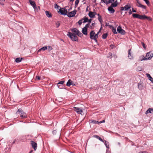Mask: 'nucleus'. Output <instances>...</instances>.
Returning <instances> with one entry per match:
<instances>
[{
  "label": "nucleus",
  "mask_w": 153,
  "mask_h": 153,
  "mask_svg": "<svg viewBox=\"0 0 153 153\" xmlns=\"http://www.w3.org/2000/svg\"><path fill=\"white\" fill-rule=\"evenodd\" d=\"M132 16L134 18H137L142 20L147 19L149 21H151L152 20L151 18L150 17L146 16L145 15H140L136 13H133L132 14Z\"/></svg>",
  "instance_id": "f257e3e1"
},
{
  "label": "nucleus",
  "mask_w": 153,
  "mask_h": 153,
  "mask_svg": "<svg viewBox=\"0 0 153 153\" xmlns=\"http://www.w3.org/2000/svg\"><path fill=\"white\" fill-rule=\"evenodd\" d=\"M20 114V117L22 119L25 118L27 117V114L23 111L21 108H19L18 109L16 114Z\"/></svg>",
  "instance_id": "f03ea898"
},
{
  "label": "nucleus",
  "mask_w": 153,
  "mask_h": 153,
  "mask_svg": "<svg viewBox=\"0 0 153 153\" xmlns=\"http://www.w3.org/2000/svg\"><path fill=\"white\" fill-rule=\"evenodd\" d=\"M67 36H68L73 41H78L77 37L74 33L69 32L67 34Z\"/></svg>",
  "instance_id": "7ed1b4c3"
},
{
  "label": "nucleus",
  "mask_w": 153,
  "mask_h": 153,
  "mask_svg": "<svg viewBox=\"0 0 153 153\" xmlns=\"http://www.w3.org/2000/svg\"><path fill=\"white\" fill-rule=\"evenodd\" d=\"M90 37L91 39L94 40L96 42H97V35H95V33L94 31L92 30L90 32Z\"/></svg>",
  "instance_id": "20e7f679"
},
{
  "label": "nucleus",
  "mask_w": 153,
  "mask_h": 153,
  "mask_svg": "<svg viewBox=\"0 0 153 153\" xmlns=\"http://www.w3.org/2000/svg\"><path fill=\"white\" fill-rule=\"evenodd\" d=\"M117 31L119 33L122 35H124L126 33V32L124 30L122 29L121 26H119L117 28Z\"/></svg>",
  "instance_id": "39448f33"
},
{
  "label": "nucleus",
  "mask_w": 153,
  "mask_h": 153,
  "mask_svg": "<svg viewBox=\"0 0 153 153\" xmlns=\"http://www.w3.org/2000/svg\"><path fill=\"white\" fill-rule=\"evenodd\" d=\"M76 12V10H74L73 11L68 13L67 15L68 17H71L75 16Z\"/></svg>",
  "instance_id": "423d86ee"
},
{
  "label": "nucleus",
  "mask_w": 153,
  "mask_h": 153,
  "mask_svg": "<svg viewBox=\"0 0 153 153\" xmlns=\"http://www.w3.org/2000/svg\"><path fill=\"white\" fill-rule=\"evenodd\" d=\"M153 57V53L151 52H149L146 53V60H150Z\"/></svg>",
  "instance_id": "0eeeda50"
},
{
  "label": "nucleus",
  "mask_w": 153,
  "mask_h": 153,
  "mask_svg": "<svg viewBox=\"0 0 153 153\" xmlns=\"http://www.w3.org/2000/svg\"><path fill=\"white\" fill-rule=\"evenodd\" d=\"M30 4L33 6V8L35 10H37V8L35 1L31 0H29Z\"/></svg>",
  "instance_id": "6e6552de"
},
{
  "label": "nucleus",
  "mask_w": 153,
  "mask_h": 153,
  "mask_svg": "<svg viewBox=\"0 0 153 153\" xmlns=\"http://www.w3.org/2000/svg\"><path fill=\"white\" fill-rule=\"evenodd\" d=\"M131 8V5L130 4H127L125 5L124 7H122L121 8V10H127Z\"/></svg>",
  "instance_id": "1a4fd4ad"
},
{
  "label": "nucleus",
  "mask_w": 153,
  "mask_h": 153,
  "mask_svg": "<svg viewBox=\"0 0 153 153\" xmlns=\"http://www.w3.org/2000/svg\"><path fill=\"white\" fill-rule=\"evenodd\" d=\"M137 1V4H136V5L138 7L142 8L143 9H146V6L143 5L142 4H141L140 2L139 1V0H136Z\"/></svg>",
  "instance_id": "9d476101"
},
{
  "label": "nucleus",
  "mask_w": 153,
  "mask_h": 153,
  "mask_svg": "<svg viewBox=\"0 0 153 153\" xmlns=\"http://www.w3.org/2000/svg\"><path fill=\"white\" fill-rule=\"evenodd\" d=\"M59 12L62 15H66L67 14V13L68 12L67 10L64 8H62L60 9L59 10Z\"/></svg>",
  "instance_id": "9b49d317"
},
{
  "label": "nucleus",
  "mask_w": 153,
  "mask_h": 153,
  "mask_svg": "<svg viewBox=\"0 0 153 153\" xmlns=\"http://www.w3.org/2000/svg\"><path fill=\"white\" fill-rule=\"evenodd\" d=\"M75 108V111L79 114H82L81 113L82 112V110L81 108H77L74 107Z\"/></svg>",
  "instance_id": "f8f14e48"
},
{
  "label": "nucleus",
  "mask_w": 153,
  "mask_h": 153,
  "mask_svg": "<svg viewBox=\"0 0 153 153\" xmlns=\"http://www.w3.org/2000/svg\"><path fill=\"white\" fill-rule=\"evenodd\" d=\"M31 145L32 147L33 148L34 150H36L37 147V143L33 141H31Z\"/></svg>",
  "instance_id": "ddd939ff"
},
{
  "label": "nucleus",
  "mask_w": 153,
  "mask_h": 153,
  "mask_svg": "<svg viewBox=\"0 0 153 153\" xmlns=\"http://www.w3.org/2000/svg\"><path fill=\"white\" fill-rule=\"evenodd\" d=\"M111 6L108 7V10L110 13H113L115 12V10Z\"/></svg>",
  "instance_id": "4468645a"
},
{
  "label": "nucleus",
  "mask_w": 153,
  "mask_h": 153,
  "mask_svg": "<svg viewBox=\"0 0 153 153\" xmlns=\"http://www.w3.org/2000/svg\"><path fill=\"white\" fill-rule=\"evenodd\" d=\"M131 49H130L128 51V57L130 59H132L133 58V55L131 53Z\"/></svg>",
  "instance_id": "2eb2a0df"
},
{
  "label": "nucleus",
  "mask_w": 153,
  "mask_h": 153,
  "mask_svg": "<svg viewBox=\"0 0 153 153\" xmlns=\"http://www.w3.org/2000/svg\"><path fill=\"white\" fill-rule=\"evenodd\" d=\"M71 85H75L74 84H73V81L71 79H69L66 83V85L68 86L69 87Z\"/></svg>",
  "instance_id": "dca6fc26"
},
{
  "label": "nucleus",
  "mask_w": 153,
  "mask_h": 153,
  "mask_svg": "<svg viewBox=\"0 0 153 153\" xmlns=\"http://www.w3.org/2000/svg\"><path fill=\"white\" fill-rule=\"evenodd\" d=\"M88 15L91 18L94 17L95 16V13L91 11H90Z\"/></svg>",
  "instance_id": "f3484780"
},
{
  "label": "nucleus",
  "mask_w": 153,
  "mask_h": 153,
  "mask_svg": "<svg viewBox=\"0 0 153 153\" xmlns=\"http://www.w3.org/2000/svg\"><path fill=\"white\" fill-rule=\"evenodd\" d=\"M71 31L72 32L75 33L76 35H77L79 31L77 29L75 28H74L72 29Z\"/></svg>",
  "instance_id": "a211bd4d"
},
{
  "label": "nucleus",
  "mask_w": 153,
  "mask_h": 153,
  "mask_svg": "<svg viewBox=\"0 0 153 153\" xmlns=\"http://www.w3.org/2000/svg\"><path fill=\"white\" fill-rule=\"evenodd\" d=\"M82 33L86 35L87 34V29L85 27L83 28L82 30Z\"/></svg>",
  "instance_id": "6ab92c4d"
},
{
  "label": "nucleus",
  "mask_w": 153,
  "mask_h": 153,
  "mask_svg": "<svg viewBox=\"0 0 153 153\" xmlns=\"http://www.w3.org/2000/svg\"><path fill=\"white\" fill-rule=\"evenodd\" d=\"M24 59L23 58H17L15 60V61L16 62L18 63L20 62L22 60H23Z\"/></svg>",
  "instance_id": "aec40b11"
},
{
  "label": "nucleus",
  "mask_w": 153,
  "mask_h": 153,
  "mask_svg": "<svg viewBox=\"0 0 153 153\" xmlns=\"http://www.w3.org/2000/svg\"><path fill=\"white\" fill-rule=\"evenodd\" d=\"M149 113H153V108H149L146 111L145 114H147Z\"/></svg>",
  "instance_id": "412c9836"
},
{
  "label": "nucleus",
  "mask_w": 153,
  "mask_h": 153,
  "mask_svg": "<svg viewBox=\"0 0 153 153\" xmlns=\"http://www.w3.org/2000/svg\"><path fill=\"white\" fill-rule=\"evenodd\" d=\"M146 75L149 78V79L153 83V78L149 74H146Z\"/></svg>",
  "instance_id": "4be33fe9"
},
{
  "label": "nucleus",
  "mask_w": 153,
  "mask_h": 153,
  "mask_svg": "<svg viewBox=\"0 0 153 153\" xmlns=\"http://www.w3.org/2000/svg\"><path fill=\"white\" fill-rule=\"evenodd\" d=\"M146 60V57H145L143 55L139 57V61Z\"/></svg>",
  "instance_id": "5701e85b"
},
{
  "label": "nucleus",
  "mask_w": 153,
  "mask_h": 153,
  "mask_svg": "<svg viewBox=\"0 0 153 153\" xmlns=\"http://www.w3.org/2000/svg\"><path fill=\"white\" fill-rule=\"evenodd\" d=\"M45 14L48 17L50 18L52 17L51 14L48 11H45Z\"/></svg>",
  "instance_id": "b1692460"
},
{
  "label": "nucleus",
  "mask_w": 153,
  "mask_h": 153,
  "mask_svg": "<svg viewBox=\"0 0 153 153\" xmlns=\"http://www.w3.org/2000/svg\"><path fill=\"white\" fill-rule=\"evenodd\" d=\"M118 4V3L117 2V1H116L113 3H112L111 6L112 7H115Z\"/></svg>",
  "instance_id": "393cba45"
},
{
  "label": "nucleus",
  "mask_w": 153,
  "mask_h": 153,
  "mask_svg": "<svg viewBox=\"0 0 153 153\" xmlns=\"http://www.w3.org/2000/svg\"><path fill=\"white\" fill-rule=\"evenodd\" d=\"M94 137L98 139L100 141L104 142V141L100 137H99L97 135H95L94 136Z\"/></svg>",
  "instance_id": "a878e982"
},
{
  "label": "nucleus",
  "mask_w": 153,
  "mask_h": 153,
  "mask_svg": "<svg viewBox=\"0 0 153 153\" xmlns=\"http://www.w3.org/2000/svg\"><path fill=\"white\" fill-rule=\"evenodd\" d=\"M104 144L105 145L106 147L108 149L109 148V143L108 141H105V140H104Z\"/></svg>",
  "instance_id": "bb28decb"
},
{
  "label": "nucleus",
  "mask_w": 153,
  "mask_h": 153,
  "mask_svg": "<svg viewBox=\"0 0 153 153\" xmlns=\"http://www.w3.org/2000/svg\"><path fill=\"white\" fill-rule=\"evenodd\" d=\"M82 19H83V20H84V21L83 22L84 23H85V22H87L88 21V18L87 17H86V16L84 17Z\"/></svg>",
  "instance_id": "cd10ccee"
},
{
  "label": "nucleus",
  "mask_w": 153,
  "mask_h": 153,
  "mask_svg": "<svg viewBox=\"0 0 153 153\" xmlns=\"http://www.w3.org/2000/svg\"><path fill=\"white\" fill-rule=\"evenodd\" d=\"M112 30L114 34H116L117 33V32L116 31V29L114 27H112Z\"/></svg>",
  "instance_id": "c85d7f7f"
},
{
  "label": "nucleus",
  "mask_w": 153,
  "mask_h": 153,
  "mask_svg": "<svg viewBox=\"0 0 153 153\" xmlns=\"http://www.w3.org/2000/svg\"><path fill=\"white\" fill-rule=\"evenodd\" d=\"M90 123H93L95 124H99V122L96 120H90Z\"/></svg>",
  "instance_id": "c756f323"
},
{
  "label": "nucleus",
  "mask_w": 153,
  "mask_h": 153,
  "mask_svg": "<svg viewBox=\"0 0 153 153\" xmlns=\"http://www.w3.org/2000/svg\"><path fill=\"white\" fill-rule=\"evenodd\" d=\"M138 88L140 90H142L143 89V86L142 85H141V84L140 83H138Z\"/></svg>",
  "instance_id": "7c9ffc66"
},
{
  "label": "nucleus",
  "mask_w": 153,
  "mask_h": 153,
  "mask_svg": "<svg viewBox=\"0 0 153 153\" xmlns=\"http://www.w3.org/2000/svg\"><path fill=\"white\" fill-rule=\"evenodd\" d=\"M47 48H48L47 46H45L39 49V51H41L42 50L45 51V50H46Z\"/></svg>",
  "instance_id": "2f4dec72"
},
{
  "label": "nucleus",
  "mask_w": 153,
  "mask_h": 153,
  "mask_svg": "<svg viewBox=\"0 0 153 153\" xmlns=\"http://www.w3.org/2000/svg\"><path fill=\"white\" fill-rule=\"evenodd\" d=\"M64 82H65V81H64V80L61 81H60L57 84V86L59 88H60L59 87V86L58 85L59 84H62H62H63L64 83Z\"/></svg>",
  "instance_id": "473e14b6"
},
{
  "label": "nucleus",
  "mask_w": 153,
  "mask_h": 153,
  "mask_svg": "<svg viewBox=\"0 0 153 153\" xmlns=\"http://www.w3.org/2000/svg\"><path fill=\"white\" fill-rule=\"evenodd\" d=\"M108 35V34L107 33L103 34L102 37V38L104 39H105L107 38Z\"/></svg>",
  "instance_id": "72a5a7b5"
},
{
  "label": "nucleus",
  "mask_w": 153,
  "mask_h": 153,
  "mask_svg": "<svg viewBox=\"0 0 153 153\" xmlns=\"http://www.w3.org/2000/svg\"><path fill=\"white\" fill-rule=\"evenodd\" d=\"M95 22H92L91 23V25L90 26V27L91 29H93L94 28V27L95 26Z\"/></svg>",
  "instance_id": "f704fd0d"
},
{
  "label": "nucleus",
  "mask_w": 153,
  "mask_h": 153,
  "mask_svg": "<svg viewBox=\"0 0 153 153\" xmlns=\"http://www.w3.org/2000/svg\"><path fill=\"white\" fill-rule=\"evenodd\" d=\"M142 68L140 66H138L136 70L137 71H142Z\"/></svg>",
  "instance_id": "c9c22d12"
},
{
  "label": "nucleus",
  "mask_w": 153,
  "mask_h": 153,
  "mask_svg": "<svg viewBox=\"0 0 153 153\" xmlns=\"http://www.w3.org/2000/svg\"><path fill=\"white\" fill-rule=\"evenodd\" d=\"M98 19L99 20V21H100V22L102 24V20L101 18V16H98Z\"/></svg>",
  "instance_id": "e433bc0d"
},
{
  "label": "nucleus",
  "mask_w": 153,
  "mask_h": 153,
  "mask_svg": "<svg viewBox=\"0 0 153 153\" xmlns=\"http://www.w3.org/2000/svg\"><path fill=\"white\" fill-rule=\"evenodd\" d=\"M78 36L80 37H82L83 36V35L82 33H81L80 31L79 32V33H77V34Z\"/></svg>",
  "instance_id": "4c0bfd02"
},
{
  "label": "nucleus",
  "mask_w": 153,
  "mask_h": 153,
  "mask_svg": "<svg viewBox=\"0 0 153 153\" xmlns=\"http://www.w3.org/2000/svg\"><path fill=\"white\" fill-rule=\"evenodd\" d=\"M56 27L58 28L60 26V24L59 22H58L56 23Z\"/></svg>",
  "instance_id": "58836bf2"
},
{
  "label": "nucleus",
  "mask_w": 153,
  "mask_h": 153,
  "mask_svg": "<svg viewBox=\"0 0 153 153\" xmlns=\"http://www.w3.org/2000/svg\"><path fill=\"white\" fill-rule=\"evenodd\" d=\"M79 2V0H76L75 1V6H77Z\"/></svg>",
  "instance_id": "ea45409f"
},
{
  "label": "nucleus",
  "mask_w": 153,
  "mask_h": 153,
  "mask_svg": "<svg viewBox=\"0 0 153 153\" xmlns=\"http://www.w3.org/2000/svg\"><path fill=\"white\" fill-rule=\"evenodd\" d=\"M115 0H108L106 2V4H108L109 3H111L113 2Z\"/></svg>",
  "instance_id": "a19ab883"
},
{
  "label": "nucleus",
  "mask_w": 153,
  "mask_h": 153,
  "mask_svg": "<svg viewBox=\"0 0 153 153\" xmlns=\"http://www.w3.org/2000/svg\"><path fill=\"white\" fill-rule=\"evenodd\" d=\"M144 1H145L146 3L147 4V5H149V2L148 0H143Z\"/></svg>",
  "instance_id": "79ce46f5"
},
{
  "label": "nucleus",
  "mask_w": 153,
  "mask_h": 153,
  "mask_svg": "<svg viewBox=\"0 0 153 153\" xmlns=\"http://www.w3.org/2000/svg\"><path fill=\"white\" fill-rule=\"evenodd\" d=\"M83 20V19H81V20H79V21L78 22V23L79 24V25H81V24H82V21Z\"/></svg>",
  "instance_id": "37998d69"
},
{
  "label": "nucleus",
  "mask_w": 153,
  "mask_h": 153,
  "mask_svg": "<svg viewBox=\"0 0 153 153\" xmlns=\"http://www.w3.org/2000/svg\"><path fill=\"white\" fill-rule=\"evenodd\" d=\"M60 7L57 5V4H56L55 5V8H57V9H59Z\"/></svg>",
  "instance_id": "c03bdc74"
},
{
  "label": "nucleus",
  "mask_w": 153,
  "mask_h": 153,
  "mask_svg": "<svg viewBox=\"0 0 153 153\" xmlns=\"http://www.w3.org/2000/svg\"><path fill=\"white\" fill-rule=\"evenodd\" d=\"M142 46H143V48L144 49H146V46H145V44H144L143 42H142Z\"/></svg>",
  "instance_id": "a18cd8bd"
},
{
  "label": "nucleus",
  "mask_w": 153,
  "mask_h": 153,
  "mask_svg": "<svg viewBox=\"0 0 153 153\" xmlns=\"http://www.w3.org/2000/svg\"><path fill=\"white\" fill-rule=\"evenodd\" d=\"M89 27V24H86L85 27H85L87 29V28Z\"/></svg>",
  "instance_id": "49530a36"
},
{
  "label": "nucleus",
  "mask_w": 153,
  "mask_h": 153,
  "mask_svg": "<svg viewBox=\"0 0 153 153\" xmlns=\"http://www.w3.org/2000/svg\"><path fill=\"white\" fill-rule=\"evenodd\" d=\"M52 47L51 46H48V50L49 51H51L52 49Z\"/></svg>",
  "instance_id": "de8ad7c7"
},
{
  "label": "nucleus",
  "mask_w": 153,
  "mask_h": 153,
  "mask_svg": "<svg viewBox=\"0 0 153 153\" xmlns=\"http://www.w3.org/2000/svg\"><path fill=\"white\" fill-rule=\"evenodd\" d=\"M100 31V30L97 33V34H95V35H97V38H98V35Z\"/></svg>",
  "instance_id": "09e8293b"
},
{
  "label": "nucleus",
  "mask_w": 153,
  "mask_h": 153,
  "mask_svg": "<svg viewBox=\"0 0 153 153\" xmlns=\"http://www.w3.org/2000/svg\"><path fill=\"white\" fill-rule=\"evenodd\" d=\"M91 19H88V22L89 23H90L91 22Z\"/></svg>",
  "instance_id": "8fccbe9b"
},
{
  "label": "nucleus",
  "mask_w": 153,
  "mask_h": 153,
  "mask_svg": "<svg viewBox=\"0 0 153 153\" xmlns=\"http://www.w3.org/2000/svg\"><path fill=\"white\" fill-rule=\"evenodd\" d=\"M56 131L54 130L53 131V134H55L56 133Z\"/></svg>",
  "instance_id": "3c124183"
},
{
  "label": "nucleus",
  "mask_w": 153,
  "mask_h": 153,
  "mask_svg": "<svg viewBox=\"0 0 153 153\" xmlns=\"http://www.w3.org/2000/svg\"><path fill=\"white\" fill-rule=\"evenodd\" d=\"M132 12L133 13H136V11L133 8H132Z\"/></svg>",
  "instance_id": "603ef678"
},
{
  "label": "nucleus",
  "mask_w": 153,
  "mask_h": 153,
  "mask_svg": "<svg viewBox=\"0 0 153 153\" xmlns=\"http://www.w3.org/2000/svg\"><path fill=\"white\" fill-rule=\"evenodd\" d=\"M114 45H110V47L111 48H113Z\"/></svg>",
  "instance_id": "864d4df0"
},
{
  "label": "nucleus",
  "mask_w": 153,
  "mask_h": 153,
  "mask_svg": "<svg viewBox=\"0 0 153 153\" xmlns=\"http://www.w3.org/2000/svg\"><path fill=\"white\" fill-rule=\"evenodd\" d=\"M139 153H147L146 152L144 151V152H139Z\"/></svg>",
  "instance_id": "5fc2aeb1"
},
{
  "label": "nucleus",
  "mask_w": 153,
  "mask_h": 153,
  "mask_svg": "<svg viewBox=\"0 0 153 153\" xmlns=\"http://www.w3.org/2000/svg\"><path fill=\"white\" fill-rule=\"evenodd\" d=\"M38 78H39L38 75H37V76H36V79L38 80Z\"/></svg>",
  "instance_id": "6e6d98bb"
},
{
  "label": "nucleus",
  "mask_w": 153,
  "mask_h": 153,
  "mask_svg": "<svg viewBox=\"0 0 153 153\" xmlns=\"http://www.w3.org/2000/svg\"><path fill=\"white\" fill-rule=\"evenodd\" d=\"M102 1L104 3H105V1L104 0H102Z\"/></svg>",
  "instance_id": "4d7b16f0"
},
{
  "label": "nucleus",
  "mask_w": 153,
  "mask_h": 153,
  "mask_svg": "<svg viewBox=\"0 0 153 153\" xmlns=\"http://www.w3.org/2000/svg\"><path fill=\"white\" fill-rule=\"evenodd\" d=\"M102 123H105V120H102Z\"/></svg>",
  "instance_id": "13d9d810"
},
{
  "label": "nucleus",
  "mask_w": 153,
  "mask_h": 153,
  "mask_svg": "<svg viewBox=\"0 0 153 153\" xmlns=\"http://www.w3.org/2000/svg\"><path fill=\"white\" fill-rule=\"evenodd\" d=\"M102 121H100V122H99V123H102Z\"/></svg>",
  "instance_id": "bf43d9fd"
},
{
  "label": "nucleus",
  "mask_w": 153,
  "mask_h": 153,
  "mask_svg": "<svg viewBox=\"0 0 153 153\" xmlns=\"http://www.w3.org/2000/svg\"><path fill=\"white\" fill-rule=\"evenodd\" d=\"M71 1H73L74 0H69Z\"/></svg>",
  "instance_id": "052dcab7"
},
{
  "label": "nucleus",
  "mask_w": 153,
  "mask_h": 153,
  "mask_svg": "<svg viewBox=\"0 0 153 153\" xmlns=\"http://www.w3.org/2000/svg\"><path fill=\"white\" fill-rule=\"evenodd\" d=\"M129 13L130 14H131L132 13V12H131V11L130 10V12H129Z\"/></svg>",
  "instance_id": "680f3d73"
},
{
  "label": "nucleus",
  "mask_w": 153,
  "mask_h": 153,
  "mask_svg": "<svg viewBox=\"0 0 153 153\" xmlns=\"http://www.w3.org/2000/svg\"><path fill=\"white\" fill-rule=\"evenodd\" d=\"M109 55H110L111 56V54H111V53H109Z\"/></svg>",
  "instance_id": "e2e57ef3"
},
{
  "label": "nucleus",
  "mask_w": 153,
  "mask_h": 153,
  "mask_svg": "<svg viewBox=\"0 0 153 153\" xmlns=\"http://www.w3.org/2000/svg\"><path fill=\"white\" fill-rule=\"evenodd\" d=\"M0 1H4L5 0H0Z\"/></svg>",
  "instance_id": "0e129e2a"
},
{
  "label": "nucleus",
  "mask_w": 153,
  "mask_h": 153,
  "mask_svg": "<svg viewBox=\"0 0 153 153\" xmlns=\"http://www.w3.org/2000/svg\"><path fill=\"white\" fill-rule=\"evenodd\" d=\"M97 15H98V16H101L99 14H98Z\"/></svg>",
  "instance_id": "69168bd1"
},
{
  "label": "nucleus",
  "mask_w": 153,
  "mask_h": 153,
  "mask_svg": "<svg viewBox=\"0 0 153 153\" xmlns=\"http://www.w3.org/2000/svg\"><path fill=\"white\" fill-rule=\"evenodd\" d=\"M33 152V151L32 150H31L30 151V153H31V152Z\"/></svg>",
  "instance_id": "338daca9"
},
{
  "label": "nucleus",
  "mask_w": 153,
  "mask_h": 153,
  "mask_svg": "<svg viewBox=\"0 0 153 153\" xmlns=\"http://www.w3.org/2000/svg\"><path fill=\"white\" fill-rule=\"evenodd\" d=\"M39 80L40 79V77L39 76Z\"/></svg>",
  "instance_id": "774afa93"
}]
</instances>
